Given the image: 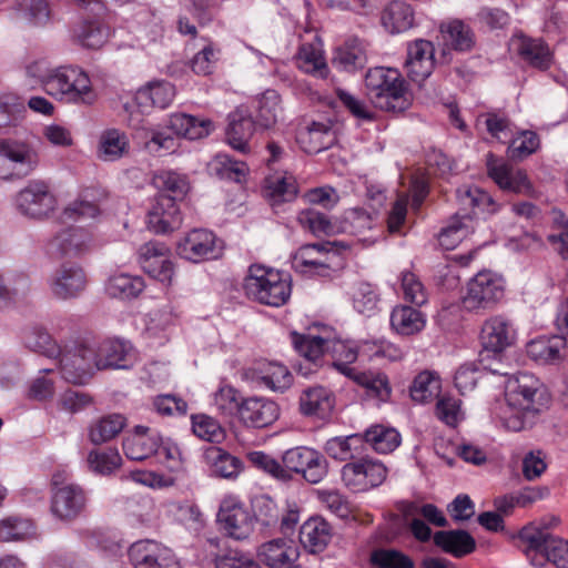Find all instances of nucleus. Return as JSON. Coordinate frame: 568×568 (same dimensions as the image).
Returning a JSON list of instances; mask_svg holds the SVG:
<instances>
[{
    "label": "nucleus",
    "mask_w": 568,
    "mask_h": 568,
    "mask_svg": "<svg viewBox=\"0 0 568 568\" xmlns=\"http://www.w3.org/2000/svg\"><path fill=\"white\" fill-rule=\"evenodd\" d=\"M547 402L541 382L530 373H519L507 381L505 399L494 407L493 414L506 429L519 432Z\"/></svg>",
    "instance_id": "1"
},
{
    "label": "nucleus",
    "mask_w": 568,
    "mask_h": 568,
    "mask_svg": "<svg viewBox=\"0 0 568 568\" xmlns=\"http://www.w3.org/2000/svg\"><path fill=\"white\" fill-rule=\"evenodd\" d=\"M365 89L371 102L383 111L403 112L410 105L405 81L395 69H369L365 75Z\"/></svg>",
    "instance_id": "2"
},
{
    "label": "nucleus",
    "mask_w": 568,
    "mask_h": 568,
    "mask_svg": "<svg viewBox=\"0 0 568 568\" xmlns=\"http://www.w3.org/2000/svg\"><path fill=\"white\" fill-rule=\"evenodd\" d=\"M243 290L248 298L273 307L284 305L292 293L286 273L261 264L248 267Z\"/></svg>",
    "instance_id": "3"
},
{
    "label": "nucleus",
    "mask_w": 568,
    "mask_h": 568,
    "mask_svg": "<svg viewBox=\"0 0 568 568\" xmlns=\"http://www.w3.org/2000/svg\"><path fill=\"white\" fill-rule=\"evenodd\" d=\"M48 95L62 103L85 106L93 105L99 99L89 73L75 64L57 67Z\"/></svg>",
    "instance_id": "4"
},
{
    "label": "nucleus",
    "mask_w": 568,
    "mask_h": 568,
    "mask_svg": "<svg viewBox=\"0 0 568 568\" xmlns=\"http://www.w3.org/2000/svg\"><path fill=\"white\" fill-rule=\"evenodd\" d=\"M504 294V278L491 271H481L467 283L462 305L468 312L483 313L493 310Z\"/></svg>",
    "instance_id": "5"
},
{
    "label": "nucleus",
    "mask_w": 568,
    "mask_h": 568,
    "mask_svg": "<svg viewBox=\"0 0 568 568\" xmlns=\"http://www.w3.org/2000/svg\"><path fill=\"white\" fill-rule=\"evenodd\" d=\"M59 357L62 377L72 384H87L98 369L95 345L75 344L61 351Z\"/></svg>",
    "instance_id": "6"
},
{
    "label": "nucleus",
    "mask_w": 568,
    "mask_h": 568,
    "mask_svg": "<svg viewBox=\"0 0 568 568\" xmlns=\"http://www.w3.org/2000/svg\"><path fill=\"white\" fill-rule=\"evenodd\" d=\"M386 477V466L372 457H362L342 467V480L354 493L376 488L385 481Z\"/></svg>",
    "instance_id": "7"
},
{
    "label": "nucleus",
    "mask_w": 568,
    "mask_h": 568,
    "mask_svg": "<svg viewBox=\"0 0 568 568\" xmlns=\"http://www.w3.org/2000/svg\"><path fill=\"white\" fill-rule=\"evenodd\" d=\"M255 517L236 496H225L220 504L216 521L220 529L235 540L246 539L254 529Z\"/></svg>",
    "instance_id": "8"
},
{
    "label": "nucleus",
    "mask_w": 568,
    "mask_h": 568,
    "mask_svg": "<svg viewBox=\"0 0 568 568\" xmlns=\"http://www.w3.org/2000/svg\"><path fill=\"white\" fill-rule=\"evenodd\" d=\"M14 205L24 216L43 219L54 211L57 200L50 192L47 183L42 181H30L17 193Z\"/></svg>",
    "instance_id": "9"
},
{
    "label": "nucleus",
    "mask_w": 568,
    "mask_h": 568,
    "mask_svg": "<svg viewBox=\"0 0 568 568\" xmlns=\"http://www.w3.org/2000/svg\"><path fill=\"white\" fill-rule=\"evenodd\" d=\"M88 283L85 271L74 263L61 264L47 281L51 295L60 301L79 297L85 291Z\"/></svg>",
    "instance_id": "10"
},
{
    "label": "nucleus",
    "mask_w": 568,
    "mask_h": 568,
    "mask_svg": "<svg viewBox=\"0 0 568 568\" xmlns=\"http://www.w3.org/2000/svg\"><path fill=\"white\" fill-rule=\"evenodd\" d=\"M486 166L488 176L503 191L531 195L534 186L525 170L515 168L503 158L487 154Z\"/></svg>",
    "instance_id": "11"
},
{
    "label": "nucleus",
    "mask_w": 568,
    "mask_h": 568,
    "mask_svg": "<svg viewBox=\"0 0 568 568\" xmlns=\"http://www.w3.org/2000/svg\"><path fill=\"white\" fill-rule=\"evenodd\" d=\"M223 243L216 235L205 229H194L179 242L176 252L187 261L199 263L215 260L222 254Z\"/></svg>",
    "instance_id": "12"
},
{
    "label": "nucleus",
    "mask_w": 568,
    "mask_h": 568,
    "mask_svg": "<svg viewBox=\"0 0 568 568\" xmlns=\"http://www.w3.org/2000/svg\"><path fill=\"white\" fill-rule=\"evenodd\" d=\"M129 558L134 568H181L173 550L152 539L133 542Z\"/></svg>",
    "instance_id": "13"
},
{
    "label": "nucleus",
    "mask_w": 568,
    "mask_h": 568,
    "mask_svg": "<svg viewBox=\"0 0 568 568\" xmlns=\"http://www.w3.org/2000/svg\"><path fill=\"white\" fill-rule=\"evenodd\" d=\"M337 141L335 123L331 119L304 120L296 130V142L306 153H320Z\"/></svg>",
    "instance_id": "14"
},
{
    "label": "nucleus",
    "mask_w": 568,
    "mask_h": 568,
    "mask_svg": "<svg viewBox=\"0 0 568 568\" xmlns=\"http://www.w3.org/2000/svg\"><path fill=\"white\" fill-rule=\"evenodd\" d=\"M283 466L293 473L300 474L311 483H320L326 475V462L315 449L294 447L283 455Z\"/></svg>",
    "instance_id": "15"
},
{
    "label": "nucleus",
    "mask_w": 568,
    "mask_h": 568,
    "mask_svg": "<svg viewBox=\"0 0 568 568\" xmlns=\"http://www.w3.org/2000/svg\"><path fill=\"white\" fill-rule=\"evenodd\" d=\"M327 244L314 243L301 246L292 255V267L295 272L306 276H328L334 254Z\"/></svg>",
    "instance_id": "16"
},
{
    "label": "nucleus",
    "mask_w": 568,
    "mask_h": 568,
    "mask_svg": "<svg viewBox=\"0 0 568 568\" xmlns=\"http://www.w3.org/2000/svg\"><path fill=\"white\" fill-rule=\"evenodd\" d=\"M48 252L58 257H78L93 247L92 234L80 227H68L58 232L48 242Z\"/></svg>",
    "instance_id": "17"
},
{
    "label": "nucleus",
    "mask_w": 568,
    "mask_h": 568,
    "mask_svg": "<svg viewBox=\"0 0 568 568\" xmlns=\"http://www.w3.org/2000/svg\"><path fill=\"white\" fill-rule=\"evenodd\" d=\"M168 247L151 241L139 248V262L145 273L165 285H171L174 276L173 263L168 258Z\"/></svg>",
    "instance_id": "18"
},
{
    "label": "nucleus",
    "mask_w": 568,
    "mask_h": 568,
    "mask_svg": "<svg viewBox=\"0 0 568 568\" xmlns=\"http://www.w3.org/2000/svg\"><path fill=\"white\" fill-rule=\"evenodd\" d=\"M85 505V491L77 484H68L53 490L51 510L61 520L75 519L83 513Z\"/></svg>",
    "instance_id": "19"
},
{
    "label": "nucleus",
    "mask_w": 568,
    "mask_h": 568,
    "mask_svg": "<svg viewBox=\"0 0 568 568\" xmlns=\"http://www.w3.org/2000/svg\"><path fill=\"white\" fill-rule=\"evenodd\" d=\"M182 215L178 203L166 194H158L148 214V226L156 234H165L179 229Z\"/></svg>",
    "instance_id": "20"
},
{
    "label": "nucleus",
    "mask_w": 568,
    "mask_h": 568,
    "mask_svg": "<svg viewBox=\"0 0 568 568\" xmlns=\"http://www.w3.org/2000/svg\"><path fill=\"white\" fill-rule=\"evenodd\" d=\"M298 549L292 540L277 538L264 542L257 550L258 560L267 568H301Z\"/></svg>",
    "instance_id": "21"
},
{
    "label": "nucleus",
    "mask_w": 568,
    "mask_h": 568,
    "mask_svg": "<svg viewBox=\"0 0 568 568\" xmlns=\"http://www.w3.org/2000/svg\"><path fill=\"white\" fill-rule=\"evenodd\" d=\"M479 337L485 349L500 353L514 343L516 331L508 318L495 315L484 322Z\"/></svg>",
    "instance_id": "22"
},
{
    "label": "nucleus",
    "mask_w": 568,
    "mask_h": 568,
    "mask_svg": "<svg viewBox=\"0 0 568 568\" xmlns=\"http://www.w3.org/2000/svg\"><path fill=\"white\" fill-rule=\"evenodd\" d=\"M434 65V45L432 42L418 39L408 45L405 68L412 81L422 83L432 74Z\"/></svg>",
    "instance_id": "23"
},
{
    "label": "nucleus",
    "mask_w": 568,
    "mask_h": 568,
    "mask_svg": "<svg viewBox=\"0 0 568 568\" xmlns=\"http://www.w3.org/2000/svg\"><path fill=\"white\" fill-rule=\"evenodd\" d=\"M252 378L272 392L283 393L293 384L288 367L277 361H258L251 369Z\"/></svg>",
    "instance_id": "24"
},
{
    "label": "nucleus",
    "mask_w": 568,
    "mask_h": 568,
    "mask_svg": "<svg viewBox=\"0 0 568 568\" xmlns=\"http://www.w3.org/2000/svg\"><path fill=\"white\" fill-rule=\"evenodd\" d=\"M280 416L278 405L264 397H250L242 404L240 419L244 425L264 428L272 425Z\"/></svg>",
    "instance_id": "25"
},
{
    "label": "nucleus",
    "mask_w": 568,
    "mask_h": 568,
    "mask_svg": "<svg viewBox=\"0 0 568 568\" xmlns=\"http://www.w3.org/2000/svg\"><path fill=\"white\" fill-rule=\"evenodd\" d=\"M298 404L302 415L325 419L335 407V396L327 387L312 386L301 393Z\"/></svg>",
    "instance_id": "26"
},
{
    "label": "nucleus",
    "mask_w": 568,
    "mask_h": 568,
    "mask_svg": "<svg viewBox=\"0 0 568 568\" xmlns=\"http://www.w3.org/2000/svg\"><path fill=\"white\" fill-rule=\"evenodd\" d=\"M257 126L256 121L243 110L229 115L226 141L236 151L245 153L250 150L248 142Z\"/></svg>",
    "instance_id": "27"
},
{
    "label": "nucleus",
    "mask_w": 568,
    "mask_h": 568,
    "mask_svg": "<svg viewBox=\"0 0 568 568\" xmlns=\"http://www.w3.org/2000/svg\"><path fill=\"white\" fill-rule=\"evenodd\" d=\"M130 153L128 134L115 128L101 132L98 141L97 156L103 162L119 161Z\"/></svg>",
    "instance_id": "28"
},
{
    "label": "nucleus",
    "mask_w": 568,
    "mask_h": 568,
    "mask_svg": "<svg viewBox=\"0 0 568 568\" xmlns=\"http://www.w3.org/2000/svg\"><path fill=\"white\" fill-rule=\"evenodd\" d=\"M159 437L146 426H135L134 433L123 440V452L129 459H146L155 454Z\"/></svg>",
    "instance_id": "29"
},
{
    "label": "nucleus",
    "mask_w": 568,
    "mask_h": 568,
    "mask_svg": "<svg viewBox=\"0 0 568 568\" xmlns=\"http://www.w3.org/2000/svg\"><path fill=\"white\" fill-rule=\"evenodd\" d=\"M168 128L178 136L197 140L207 136L213 123L206 118H196L186 113H173L169 116Z\"/></svg>",
    "instance_id": "30"
},
{
    "label": "nucleus",
    "mask_w": 568,
    "mask_h": 568,
    "mask_svg": "<svg viewBox=\"0 0 568 568\" xmlns=\"http://www.w3.org/2000/svg\"><path fill=\"white\" fill-rule=\"evenodd\" d=\"M132 351L128 342L121 339L103 341L95 345L98 369L126 368Z\"/></svg>",
    "instance_id": "31"
},
{
    "label": "nucleus",
    "mask_w": 568,
    "mask_h": 568,
    "mask_svg": "<svg viewBox=\"0 0 568 568\" xmlns=\"http://www.w3.org/2000/svg\"><path fill=\"white\" fill-rule=\"evenodd\" d=\"M331 538V526L321 517L307 519L300 528V541L312 554L323 551Z\"/></svg>",
    "instance_id": "32"
},
{
    "label": "nucleus",
    "mask_w": 568,
    "mask_h": 568,
    "mask_svg": "<svg viewBox=\"0 0 568 568\" xmlns=\"http://www.w3.org/2000/svg\"><path fill=\"white\" fill-rule=\"evenodd\" d=\"M0 152L9 159L20 171V174L27 176L38 164L36 151L27 143L12 139L0 140Z\"/></svg>",
    "instance_id": "33"
},
{
    "label": "nucleus",
    "mask_w": 568,
    "mask_h": 568,
    "mask_svg": "<svg viewBox=\"0 0 568 568\" xmlns=\"http://www.w3.org/2000/svg\"><path fill=\"white\" fill-rule=\"evenodd\" d=\"M333 366L351 378L358 371L352 366L362 356L361 344L351 339H333L328 343Z\"/></svg>",
    "instance_id": "34"
},
{
    "label": "nucleus",
    "mask_w": 568,
    "mask_h": 568,
    "mask_svg": "<svg viewBox=\"0 0 568 568\" xmlns=\"http://www.w3.org/2000/svg\"><path fill=\"white\" fill-rule=\"evenodd\" d=\"M381 22L389 33L405 32L414 26L415 13L410 4L394 0L383 9Z\"/></svg>",
    "instance_id": "35"
},
{
    "label": "nucleus",
    "mask_w": 568,
    "mask_h": 568,
    "mask_svg": "<svg viewBox=\"0 0 568 568\" xmlns=\"http://www.w3.org/2000/svg\"><path fill=\"white\" fill-rule=\"evenodd\" d=\"M475 230V219L469 213H456L438 234V243L444 250H454Z\"/></svg>",
    "instance_id": "36"
},
{
    "label": "nucleus",
    "mask_w": 568,
    "mask_h": 568,
    "mask_svg": "<svg viewBox=\"0 0 568 568\" xmlns=\"http://www.w3.org/2000/svg\"><path fill=\"white\" fill-rule=\"evenodd\" d=\"M565 348L567 338L562 335L542 336L527 344V354L534 361L547 364L559 361Z\"/></svg>",
    "instance_id": "37"
},
{
    "label": "nucleus",
    "mask_w": 568,
    "mask_h": 568,
    "mask_svg": "<svg viewBox=\"0 0 568 568\" xmlns=\"http://www.w3.org/2000/svg\"><path fill=\"white\" fill-rule=\"evenodd\" d=\"M110 28L99 19H87L72 30V37L81 47L88 49L101 48L110 37Z\"/></svg>",
    "instance_id": "38"
},
{
    "label": "nucleus",
    "mask_w": 568,
    "mask_h": 568,
    "mask_svg": "<svg viewBox=\"0 0 568 568\" xmlns=\"http://www.w3.org/2000/svg\"><path fill=\"white\" fill-rule=\"evenodd\" d=\"M514 45L520 59L530 67L539 70L550 67L551 54L549 48L541 40L520 37L514 42Z\"/></svg>",
    "instance_id": "39"
},
{
    "label": "nucleus",
    "mask_w": 568,
    "mask_h": 568,
    "mask_svg": "<svg viewBox=\"0 0 568 568\" xmlns=\"http://www.w3.org/2000/svg\"><path fill=\"white\" fill-rule=\"evenodd\" d=\"M434 541L445 552L456 558L469 555L476 548L474 537L465 530L437 531L434 535Z\"/></svg>",
    "instance_id": "40"
},
{
    "label": "nucleus",
    "mask_w": 568,
    "mask_h": 568,
    "mask_svg": "<svg viewBox=\"0 0 568 568\" xmlns=\"http://www.w3.org/2000/svg\"><path fill=\"white\" fill-rule=\"evenodd\" d=\"M203 458L216 476L233 478L241 471V460L221 447L210 446L204 450Z\"/></svg>",
    "instance_id": "41"
},
{
    "label": "nucleus",
    "mask_w": 568,
    "mask_h": 568,
    "mask_svg": "<svg viewBox=\"0 0 568 568\" xmlns=\"http://www.w3.org/2000/svg\"><path fill=\"white\" fill-rule=\"evenodd\" d=\"M126 418L121 414H109L94 420L89 427V439L101 445L116 437L125 427Z\"/></svg>",
    "instance_id": "42"
},
{
    "label": "nucleus",
    "mask_w": 568,
    "mask_h": 568,
    "mask_svg": "<svg viewBox=\"0 0 568 568\" xmlns=\"http://www.w3.org/2000/svg\"><path fill=\"white\" fill-rule=\"evenodd\" d=\"M366 48L359 39H349L336 49L333 63L345 71H354L366 63Z\"/></svg>",
    "instance_id": "43"
},
{
    "label": "nucleus",
    "mask_w": 568,
    "mask_h": 568,
    "mask_svg": "<svg viewBox=\"0 0 568 568\" xmlns=\"http://www.w3.org/2000/svg\"><path fill=\"white\" fill-rule=\"evenodd\" d=\"M144 287L145 284L142 277L118 273L108 278L105 292L111 297L129 300L139 296Z\"/></svg>",
    "instance_id": "44"
},
{
    "label": "nucleus",
    "mask_w": 568,
    "mask_h": 568,
    "mask_svg": "<svg viewBox=\"0 0 568 568\" xmlns=\"http://www.w3.org/2000/svg\"><path fill=\"white\" fill-rule=\"evenodd\" d=\"M153 185L158 189V194H166L175 203L183 200L190 187L187 178L184 174L170 170L155 173Z\"/></svg>",
    "instance_id": "45"
},
{
    "label": "nucleus",
    "mask_w": 568,
    "mask_h": 568,
    "mask_svg": "<svg viewBox=\"0 0 568 568\" xmlns=\"http://www.w3.org/2000/svg\"><path fill=\"white\" fill-rule=\"evenodd\" d=\"M440 388L439 375L433 371H423L415 376L409 387V394L414 402L424 404L436 398Z\"/></svg>",
    "instance_id": "46"
},
{
    "label": "nucleus",
    "mask_w": 568,
    "mask_h": 568,
    "mask_svg": "<svg viewBox=\"0 0 568 568\" xmlns=\"http://www.w3.org/2000/svg\"><path fill=\"white\" fill-rule=\"evenodd\" d=\"M281 113V97L275 90H266L257 98L255 115L257 126L261 129L272 128Z\"/></svg>",
    "instance_id": "47"
},
{
    "label": "nucleus",
    "mask_w": 568,
    "mask_h": 568,
    "mask_svg": "<svg viewBox=\"0 0 568 568\" xmlns=\"http://www.w3.org/2000/svg\"><path fill=\"white\" fill-rule=\"evenodd\" d=\"M351 379L364 387L367 396L376 398L378 402L385 403L390 397L392 388L388 377L384 373L358 371Z\"/></svg>",
    "instance_id": "48"
},
{
    "label": "nucleus",
    "mask_w": 568,
    "mask_h": 568,
    "mask_svg": "<svg viewBox=\"0 0 568 568\" xmlns=\"http://www.w3.org/2000/svg\"><path fill=\"white\" fill-rule=\"evenodd\" d=\"M14 14L30 26L42 27L50 20V8L45 0H17Z\"/></svg>",
    "instance_id": "49"
},
{
    "label": "nucleus",
    "mask_w": 568,
    "mask_h": 568,
    "mask_svg": "<svg viewBox=\"0 0 568 568\" xmlns=\"http://www.w3.org/2000/svg\"><path fill=\"white\" fill-rule=\"evenodd\" d=\"M392 327L402 335L420 332L425 326L424 315L410 306H397L390 314Z\"/></svg>",
    "instance_id": "50"
},
{
    "label": "nucleus",
    "mask_w": 568,
    "mask_h": 568,
    "mask_svg": "<svg viewBox=\"0 0 568 568\" xmlns=\"http://www.w3.org/2000/svg\"><path fill=\"white\" fill-rule=\"evenodd\" d=\"M364 440L376 453L388 454L399 446L400 435L395 428L375 425L365 432Z\"/></svg>",
    "instance_id": "51"
},
{
    "label": "nucleus",
    "mask_w": 568,
    "mask_h": 568,
    "mask_svg": "<svg viewBox=\"0 0 568 568\" xmlns=\"http://www.w3.org/2000/svg\"><path fill=\"white\" fill-rule=\"evenodd\" d=\"M175 97V88L168 81L152 82L145 88L136 92V101L139 104H144L150 101L153 106L165 109L168 108Z\"/></svg>",
    "instance_id": "52"
},
{
    "label": "nucleus",
    "mask_w": 568,
    "mask_h": 568,
    "mask_svg": "<svg viewBox=\"0 0 568 568\" xmlns=\"http://www.w3.org/2000/svg\"><path fill=\"white\" fill-rule=\"evenodd\" d=\"M265 193L272 205L290 202L297 193L296 182L292 175H274L265 179Z\"/></svg>",
    "instance_id": "53"
},
{
    "label": "nucleus",
    "mask_w": 568,
    "mask_h": 568,
    "mask_svg": "<svg viewBox=\"0 0 568 568\" xmlns=\"http://www.w3.org/2000/svg\"><path fill=\"white\" fill-rule=\"evenodd\" d=\"M23 341L28 348L47 357H58L60 355V346L43 326H31L26 331Z\"/></svg>",
    "instance_id": "54"
},
{
    "label": "nucleus",
    "mask_w": 568,
    "mask_h": 568,
    "mask_svg": "<svg viewBox=\"0 0 568 568\" xmlns=\"http://www.w3.org/2000/svg\"><path fill=\"white\" fill-rule=\"evenodd\" d=\"M477 126H484L489 135L505 143L514 135V124L501 113L487 112L477 118Z\"/></svg>",
    "instance_id": "55"
},
{
    "label": "nucleus",
    "mask_w": 568,
    "mask_h": 568,
    "mask_svg": "<svg viewBox=\"0 0 568 568\" xmlns=\"http://www.w3.org/2000/svg\"><path fill=\"white\" fill-rule=\"evenodd\" d=\"M296 61L298 68L305 73H310L322 79L326 78L328 73V68L322 51L313 44H302Z\"/></svg>",
    "instance_id": "56"
},
{
    "label": "nucleus",
    "mask_w": 568,
    "mask_h": 568,
    "mask_svg": "<svg viewBox=\"0 0 568 568\" xmlns=\"http://www.w3.org/2000/svg\"><path fill=\"white\" fill-rule=\"evenodd\" d=\"M354 308L367 316L375 313L379 297L376 288L367 282H356L349 292Z\"/></svg>",
    "instance_id": "57"
},
{
    "label": "nucleus",
    "mask_w": 568,
    "mask_h": 568,
    "mask_svg": "<svg viewBox=\"0 0 568 568\" xmlns=\"http://www.w3.org/2000/svg\"><path fill=\"white\" fill-rule=\"evenodd\" d=\"M221 54V48L213 41H207L191 59V70L197 75L212 74L217 67Z\"/></svg>",
    "instance_id": "58"
},
{
    "label": "nucleus",
    "mask_w": 568,
    "mask_h": 568,
    "mask_svg": "<svg viewBox=\"0 0 568 568\" xmlns=\"http://www.w3.org/2000/svg\"><path fill=\"white\" fill-rule=\"evenodd\" d=\"M458 196L464 206L473 209V217L477 212L494 214L499 210V205L491 195L479 187L458 190Z\"/></svg>",
    "instance_id": "59"
},
{
    "label": "nucleus",
    "mask_w": 568,
    "mask_h": 568,
    "mask_svg": "<svg viewBox=\"0 0 568 568\" xmlns=\"http://www.w3.org/2000/svg\"><path fill=\"white\" fill-rule=\"evenodd\" d=\"M539 146V135L534 131L525 130L510 138L507 154L511 160L521 161L534 154Z\"/></svg>",
    "instance_id": "60"
},
{
    "label": "nucleus",
    "mask_w": 568,
    "mask_h": 568,
    "mask_svg": "<svg viewBox=\"0 0 568 568\" xmlns=\"http://www.w3.org/2000/svg\"><path fill=\"white\" fill-rule=\"evenodd\" d=\"M170 515L186 529L197 531L203 525L202 513L189 500L173 501L168 506Z\"/></svg>",
    "instance_id": "61"
},
{
    "label": "nucleus",
    "mask_w": 568,
    "mask_h": 568,
    "mask_svg": "<svg viewBox=\"0 0 568 568\" xmlns=\"http://www.w3.org/2000/svg\"><path fill=\"white\" fill-rule=\"evenodd\" d=\"M362 357L367 359H387L390 362L403 358V351L394 343L384 338L364 341L361 343Z\"/></svg>",
    "instance_id": "62"
},
{
    "label": "nucleus",
    "mask_w": 568,
    "mask_h": 568,
    "mask_svg": "<svg viewBox=\"0 0 568 568\" xmlns=\"http://www.w3.org/2000/svg\"><path fill=\"white\" fill-rule=\"evenodd\" d=\"M445 43L456 51H467L473 45L469 28L459 20L440 26Z\"/></svg>",
    "instance_id": "63"
},
{
    "label": "nucleus",
    "mask_w": 568,
    "mask_h": 568,
    "mask_svg": "<svg viewBox=\"0 0 568 568\" xmlns=\"http://www.w3.org/2000/svg\"><path fill=\"white\" fill-rule=\"evenodd\" d=\"M547 240L557 253L568 261V217L561 211L552 212L551 233Z\"/></svg>",
    "instance_id": "64"
}]
</instances>
